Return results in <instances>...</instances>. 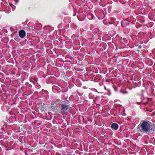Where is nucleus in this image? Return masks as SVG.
<instances>
[{"label":"nucleus","mask_w":155,"mask_h":155,"mask_svg":"<svg viewBox=\"0 0 155 155\" xmlns=\"http://www.w3.org/2000/svg\"><path fill=\"white\" fill-rule=\"evenodd\" d=\"M89 97L91 99H92L94 98V95L92 93H90L89 94Z\"/></svg>","instance_id":"0eeeda50"},{"label":"nucleus","mask_w":155,"mask_h":155,"mask_svg":"<svg viewBox=\"0 0 155 155\" xmlns=\"http://www.w3.org/2000/svg\"><path fill=\"white\" fill-rule=\"evenodd\" d=\"M141 48V45H139L138 46V48L139 49H140Z\"/></svg>","instance_id":"9d476101"},{"label":"nucleus","mask_w":155,"mask_h":155,"mask_svg":"<svg viewBox=\"0 0 155 155\" xmlns=\"http://www.w3.org/2000/svg\"><path fill=\"white\" fill-rule=\"evenodd\" d=\"M140 132L147 134L149 132L155 131V126L151 122L147 120L141 121L138 126Z\"/></svg>","instance_id":"f257e3e1"},{"label":"nucleus","mask_w":155,"mask_h":155,"mask_svg":"<svg viewBox=\"0 0 155 155\" xmlns=\"http://www.w3.org/2000/svg\"><path fill=\"white\" fill-rule=\"evenodd\" d=\"M108 23L110 24V22H108Z\"/></svg>","instance_id":"f8f14e48"},{"label":"nucleus","mask_w":155,"mask_h":155,"mask_svg":"<svg viewBox=\"0 0 155 155\" xmlns=\"http://www.w3.org/2000/svg\"><path fill=\"white\" fill-rule=\"evenodd\" d=\"M122 25L123 26V27H124L125 26H124L123 25Z\"/></svg>","instance_id":"9b49d317"},{"label":"nucleus","mask_w":155,"mask_h":155,"mask_svg":"<svg viewBox=\"0 0 155 155\" xmlns=\"http://www.w3.org/2000/svg\"><path fill=\"white\" fill-rule=\"evenodd\" d=\"M142 101L141 100L139 102H137V104H140V103Z\"/></svg>","instance_id":"6e6552de"},{"label":"nucleus","mask_w":155,"mask_h":155,"mask_svg":"<svg viewBox=\"0 0 155 155\" xmlns=\"http://www.w3.org/2000/svg\"><path fill=\"white\" fill-rule=\"evenodd\" d=\"M98 12H99L100 14V15H98V18L100 19H103L104 18L105 16L104 13V11L102 10L99 11Z\"/></svg>","instance_id":"39448f33"},{"label":"nucleus","mask_w":155,"mask_h":155,"mask_svg":"<svg viewBox=\"0 0 155 155\" xmlns=\"http://www.w3.org/2000/svg\"><path fill=\"white\" fill-rule=\"evenodd\" d=\"M110 127L112 130H116L118 128V125L117 123H113L111 124Z\"/></svg>","instance_id":"20e7f679"},{"label":"nucleus","mask_w":155,"mask_h":155,"mask_svg":"<svg viewBox=\"0 0 155 155\" xmlns=\"http://www.w3.org/2000/svg\"><path fill=\"white\" fill-rule=\"evenodd\" d=\"M106 21L105 20H104L103 21V23L105 24V25H107V23L106 22Z\"/></svg>","instance_id":"1a4fd4ad"},{"label":"nucleus","mask_w":155,"mask_h":155,"mask_svg":"<svg viewBox=\"0 0 155 155\" xmlns=\"http://www.w3.org/2000/svg\"><path fill=\"white\" fill-rule=\"evenodd\" d=\"M60 105V108H61L60 110H59V112L62 115H64L69 109L70 106L65 103L61 104Z\"/></svg>","instance_id":"f03ea898"},{"label":"nucleus","mask_w":155,"mask_h":155,"mask_svg":"<svg viewBox=\"0 0 155 155\" xmlns=\"http://www.w3.org/2000/svg\"><path fill=\"white\" fill-rule=\"evenodd\" d=\"M61 103H62V102H61L59 99H58L55 101H52L51 103V104L52 106H55L56 108L57 109H58L60 108Z\"/></svg>","instance_id":"7ed1b4c3"},{"label":"nucleus","mask_w":155,"mask_h":155,"mask_svg":"<svg viewBox=\"0 0 155 155\" xmlns=\"http://www.w3.org/2000/svg\"><path fill=\"white\" fill-rule=\"evenodd\" d=\"M25 32L23 30H21L19 33V36L22 38H24L25 36Z\"/></svg>","instance_id":"423d86ee"}]
</instances>
